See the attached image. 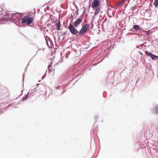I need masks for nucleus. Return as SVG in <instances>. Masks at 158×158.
<instances>
[{"label": "nucleus", "instance_id": "16", "mask_svg": "<svg viewBox=\"0 0 158 158\" xmlns=\"http://www.w3.org/2000/svg\"><path fill=\"white\" fill-rule=\"evenodd\" d=\"M30 92V93H31V91H30V92H28L27 95L25 96V97L24 98H22V101H24V100H25L27 99L28 98V94H29Z\"/></svg>", "mask_w": 158, "mask_h": 158}, {"label": "nucleus", "instance_id": "12", "mask_svg": "<svg viewBox=\"0 0 158 158\" xmlns=\"http://www.w3.org/2000/svg\"><path fill=\"white\" fill-rule=\"evenodd\" d=\"M28 15H27L24 17L23 19H22L21 21V22H20V23L24 24L27 21Z\"/></svg>", "mask_w": 158, "mask_h": 158}, {"label": "nucleus", "instance_id": "7", "mask_svg": "<svg viewBox=\"0 0 158 158\" xmlns=\"http://www.w3.org/2000/svg\"><path fill=\"white\" fill-rule=\"evenodd\" d=\"M46 43L48 48H51L53 45V44L51 40L49 39L48 40L46 39Z\"/></svg>", "mask_w": 158, "mask_h": 158}, {"label": "nucleus", "instance_id": "9", "mask_svg": "<svg viewBox=\"0 0 158 158\" xmlns=\"http://www.w3.org/2000/svg\"><path fill=\"white\" fill-rule=\"evenodd\" d=\"M115 44V42L112 41L110 43H108L107 44L108 48H109L111 50L114 48V46Z\"/></svg>", "mask_w": 158, "mask_h": 158}, {"label": "nucleus", "instance_id": "13", "mask_svg": "<svg viewBox=\"0 0 158 158\" xmlns=\"http://www.w3.org/2000/svg\"><path fill=\"white\" fill-rule=\"evenodd\" d=\"M126 1V0H122V1L118 2L117 5L118 6H122Z\"/></svg>", "mask_w": 158, "mask_h": 158}, {"label": "nucleus", "instance_id": "36", "mask_svg": "<svg viewBox=\"0 0 158 158\" xmlns=\"http://www.w3.org/2000/svg\"><path fill=\"white\" fill-rule=\"evenodd\" d=\"M14 106H13L12 107H14Z\"/></svg>", "mask_w": 158, "mask_h": 158}, {"label": "nucleus", "instance_id": "3", "mask_svg": "<svg viewBox=\"0 0 158 158\" xmlns=\"http://www.w3.org/2000/svg\"><path fill=\"white\" fill-rule=\"evenodd\" d=\"M68 28L73 35H76L78 33V31L75 28L74 26L70 23L69 25Z\"/></svg>", "mask_w": 158, "mask_h": 158}, {"label": "nucleus", "instance_id": "25", "mask_svg": "<svg viewBox=\"0 0 158 158\" xmlns=\"http://www.w3.org/2000/svg\"><path fill=\"white\" fill-rule=\"evenodd\" d=\"M144 45V44H142L141 45H140V47H143V46Z\"/></svg>", "mask_w": 158, "mask_h": 158}, {"label": "nucleus", "instance_id": "32", "mask_svg": "<svg viewBox=\"0 0 158 158\" xmlns=\"http://www.w3.org/2000/svg\"><path fill=\"white\" fill-rule=\"evenodd\" d=\"M3 23H0V24H2Z\"/></svg>", "mask_w": 158, "mask_h": 158}, {"label": "nucleus", "instance_id": "1", "mask_svg": "<svg viewBox=\"0 0 158 158\" xmlns=\"http://www.w3.org/2000/svg\"><path fill=\"white\" fill-rule=\"evenodd\" d=\"M11 12L8 11L6 12L5 15L0 18V22L4 21H7L8 20L12 21H15L17 22L20 23L19 19L22 17V14L19 13H11Z\"/></svg>", "mask_w": 158, "mask_h": 158}, {"label": "nucleus", "instance_id": "30", "mask_svg": "<svg viewBox=\"0 0 158 158\" xmlns=\"http://www.w3.org/2000/svg\"><path fill=\"white\" fill-rule=\"evenodd\" d=\"M130 31H133V29H132L131 30H131H130Z\"/></svg>", "mask_w": 158, "mask_h": 158}, {"label": "nucleus", "instance_id": "23", "mask_svg": "<svg viewBox=\"0 0 158 158\" xmlns=\"http://www.w3.org/2000/svg\"><path fill=\"white\" fill-rule=\"evenodd\" d=\"M142 47H140V46H137V48H139L140 49Z\"/></svg>", "mask_w": 158, "mask_h": 158}, {"label": "nucleus", "instance_id": "15", "mask_svg": "<svg viewBox=\"0 0 158 158\" xmlns=\"http://www.w3.org/2000/svg\"><path fill=\"white\" fill-rule=\"evenodd\" d=\"M97 8L95 10V15H97L99 13L101 8L99 6H97L96 7Z\"/></svg>", "mask_w": 158, "mask_h": 158}, {"label": "nucleus", "instance_id": "18", "mask_svg": "<svg viewBox=\"0 0 158 158\" xmlns=\"http://www.w3.org/2000/svg\"><path fill=\"white\" fill-rule=\"evenodd\" d=\"M155 109L156 111L155 113L158 114V106L156 107Z\"/></svg>", "mask_w": 158, "mask_h": 158}, {"label": "nucleus", "instance_id": "14", "mask_svg": "<svg viewBox=\"0 0 158 158\" xmlns=\"http://www.w3.org/2000/svg\"><path fill=\"white\" fill-rule=\"evenodd\" d=\"M32 21V19L31 18L29 17V15L27 19V24L28 25L31 24Z\"/></svg>", "mask_w": 158, "mask_h": 158}, {"label": "nucleus", "instance_id": "8", "mask_svg": "<svg viewBox=\"0 0 158 158\" xmlns=\"http://www.w3.org/2000/svg\"><path fill=\"white\" fill-rule=\"evenodd\" d=\"M133 29L135 30L136 32L139 31H143V29L140 27L138 25H134L133 27Z\"/></svg>", "mask_w": 158, "mask_h": 158}, {"label": "nucleus", "instance_id": "21", "mask_svg": "<svg viewBox=\"0 0 158 158\" xmlns=\"http://www.w3.org/2000/svg\"><path fill=\"white\" fill-rule=\"evenodd\" d=\"M52 71V69H51V68H48V72H49L50 73H51Z\"/></svg>", "mask_w": 158, "mask_h": 158}, {"label": "nucleus", "instance_id": "17", "mask_svg": "<svg viewBox=\"0 0 158 158\" xmlns=\"http://www.w3.org/2000/svg\"><path fill=\"white\" fill-rule=\"evenodd\" d=\"M154 4L155 6L156 7L158 6V0H154Z\"/></svg>", "mask_w": 158, "mask_h": 158}, {"label": "nucleus", "instance_id": "34", "mask_svg": "<svg viewBox=\"0 0 158 158\" xmlns=\"http://www.w3.org/2000/svg\"><path fill=\"white\" fill-rule=\"evenodd\" d=\"M40 80H39V81H38V82H40Z\"/></svg>", "mask_w": 158, "mask_h": 158}, {"label": "nucleus", "instance_id": "6", "mask_svg": "<svg viewBox=\"0 0 158 158\" xmlns=\"http://www.w3.org/2000/svg\"><path fill=\"white\" fill-rule=\"evenodd\" d=\"M99 0H94L91 5L92 8H94L98 6L99 4Z\"/></svg>", "mask_w": 158, "mask_h": 158}, {"label": "nucleus", "instance_id": "27", "mask_svg": "<svg viewBox=\"0 0 158 158\" xmlns=\"http://www.w3.org/2000/svg\"><path fill=\"white\" fill-rule=\"evenodd\" d=\"M73 4L76 7H77V6L75 4L74 2H73Z\"/></svg>", "mask_w": 158, "mask_h": 158}, {"label": "nucleus", "instance_id": "5", "mask_svg": "<svg viewBox=\"0 0 158 158\" xmlns=\"http://www.w3.org/2000/svg\"><path fill=\"white\" fill-rule=\"evenodd\" d=\"M84 14L82 15L80 17V18L77 19L75 22V27H77L81 23L82 20V19L84 16Z\"/></svg>", "mask_w": 158, "mask_h": 158}, {"label": "nucleus", "instance_id": "19", "mask_svg": "<svg viewBox=\"0 0 158 158\" xmlns=\"http://www.w3.org/2000/svg\"><path fill=\"white\" fill-rule=\"evenodd\" d=\"M67 31H66L65 32H63L62 34V35L64 36H66L67 35Z\"/></svg>", "mask_w": 158, "mask_h": 158}, {"label": "nucleus", "instance_id": "28", "mask_svg": "<svg viewBox=\"0 0 158 158\" xmlns=\"http://www.w3.org/2000/svg\"><path fill=\"white\" fill-rule=\"evenodd\" d=\"M133 33H128V34H133Z\"/></svg>", "mask_w": 158, "mask_h": 158}, {"label": "nucleus", "instance_id": "26", "mask_svg": "<svg viewBox=\"0 0 158 158\" xmlns=\"http://www.w3.org/2000/svg\"><path fill=\"white\" fill-rule=\"evenodd\" d=\"M35 88H34V89H33V90L31 89V91H32V90H34V91H33L34 92V91H35Z\"/></svg>", "mask_w": 158, "mask_h": 158}, {"label": "nucleus", "instance_id": "11", "mask_svg": "<svg viewBox=\"0 0 158 158\" xmlns=\"http://www.w3.org/2000/svg\"><path fill=\"white\" fill-rule=\"evenodd\" d=\"M55 26L56 27V29L58 31H60V30L61 23L59 21H57L56 22Z\"/></svg>", "mask_w": 158, "mask_h": 158}, {"label": "nucleus", "instance_id": "31", "mask_svg": "<svg viewBox=\"0 0 158 158\" xmlns=\"http://www.w3.org/2000/svg\"><path fill=\"white\" fill-rule=\"evenodd\" d=\"M146 43H147V42H144V44H146Z\"/></svg>", "mask_w": 158, "mask_h": 158}, {"label": "nucleus", "instance_id": "20", "mask_svg": "<svg viewBox=\"0 0 158 158\" xmlns=\"http://www.w3.org/2000/svg\"><path fill=\"white\" fill-rule=\"evenodd\" d=\"M60 88H61L63 89V87L62 86H57V87H56V89H60Z\"/></svg>", "mask_w": 158, "mask_h": 158}, {"label": "nucleus", "instance_id": "2", "mask_svg": "<svg viewBox=\"0 0 158 158\" xmlns=\"http://www.w3.org/2000/svg\"><path fill=\"white\" fill-rule=\"evenodd\" d=\"M89 24H86L83 25L82 27L81 30L79 31L78 34L80 35L84 34L87 32L88 29L89 28Z\"/></svg>", "mask_w": 158, "mask_h": 158}, {"label": "nucleus", "instance_id": "4", "mask_svg": "<svg viewBox=\"0 0 158 158\" xmlns=\"http://www.w3.org/2000/svg\"><path fill=\"white\" fill-rule=\"evenodd\" d=\"M145 53L147 56L150 57L153 60H156L158 59V56L154 55L151 52H149L148 51H145Z\"/></svg>", "mask_w": 158, "mask_h": 158}, {"label": "nucleus", "instance_id": "22", "mask_svg": "<svg viewBox=\"0 0 158 158\" xmlns=\"http://www.w3.org/2000/svg\"><path fill=\"white\" fill-rule=\"evenodd\" d=\"M47 72V71H46V73H45V74L44 75H43V76H42V79H44V78L45 77V76H46V72Z\"/></svg>", "mask_w": 158, "mask_h": 158}, {"label": "nucleus", "instance_id": "10", "mask_svg": "<svg viewBox=\"0 0 158 158\" xmlns=\"http://www.w3.org/2000/svg\"><path fill=\"white\" fill-rule=\"evenodd\" d=\"M7 106H4V103H2L0 105V114L3 113V110L7 108Z\"/></svg>", "mask_w": 158, "mask_h": 158}, {"label": "nucleus", "instance_id": "37", "mask_svg": "<svg viewBox=\"0 0 158 158\" xmlns=\"http://www.w3.org/2000/svg\"><path fill=\"white\" fill-rule=\"evenodd\" d=\"M23 91V90H22V91H21V92H22Z\"/></svg>", "mask_w": 158, "mask_h": 158}, {"label": "nucleus", "instance_id": "35", "mask_svg": "<svg viewBox=\"0 0 158 158\" xmlns=\"http://www.w3.org/2000/svg\"><path fill=\"white\" fill-rule=\"evenodd\" d=\"M71 16H73V15H71Z\"/></svg>", "mask_w": 158, "mask_h": 158}, {"label": "nucleus", "instance_id": "33", "mask_svg": "<svg viewBox=\"0 0 158 158\" xmlns=\"http://www.w3.org/2000/svg\"><path fill=\"white\" fill-rule=\"evenodd\" d=\"M24 74H23V76H24ZM23 79H24V77H23Z\"/></svg>", "mask_w": 158, "mask_h": 158}, {"label": "nucleus", "instance_id": "24", "mask_svg": "<svg viewBox=\"0 0 158 158\" xmlns=\"http://www.w3.org/2000/svg\"><path fill=\"white\" fill-rule=\"evenodd\" d=\"M52 63H51L50 65V67H48L51 68V67H52Z\"/></svg>", "mask_w": 158, "mask_h": 158}, {"label": "nucleus", "instance_id": "29", "mask_svg": "<svg viewBox=\"0 0 158 158\" xmlns=\"http://www.w3.org/2000/svg\"><path fill=\"white\" fill-rule=\"evenodd\" d=\"M139 52L140 53V54L141 55H143V54L141 52Z\"/></svg>", "mask_w": 158, "mask_h": 158}]
</instances>
